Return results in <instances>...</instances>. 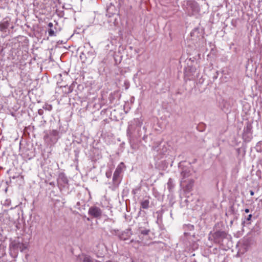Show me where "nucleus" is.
I'll use <instances>...</instances> for the list:
<instances>
[{"instance_id": "aec40b11", "label": "nucleus", "mask_w": 262, "mask_h": 262, "mask_svg": "<svg viewBox=\"0 0 262 262\" xmlns=\"http://www.w3.org/2000/svg\"><path fill=\"white\" fill-rule=\"evenodd\" d=\"M48 33H49V35L50 36H53L56 35L54 30L52 28L48 30Z\"/></svg>"}, {"instance_id": "393cba45", "label": "nucleus", "mask_w": 262, "mask_h": 262, "mask_svg": "<svg viewBox=\"0 0 262 262\" xmlns=\"http://www.w3.org/2000/svg\"><path fill=\"white\" fill-rule=\"evenodd\" d=\"M48 27L50 28L49 29H51V28H52L53 27V24L52 23H49L48 24Z\"/></svg>"}, {"instance_id": "bb28decb", "label": "nucleus", "mask_w": 262, "mask_h": 262, "mask_svg": "<svg viewBox=\"0 0 262 262\" xmlns=\"http://www.w3.org/2000/svg\"><path fill=\"white\" fill-rule=\"evenodd\" d=\"M250 194H251V195H254V192H253V191L251 190V191H250Z\"/></svg>"}, {"instance_id": "412c9836", "label": "nucleus", "mask_w": 262, "mask_h": 262, "mask_svg": "<svg viewBox=\"0 0 262 262\" xmlns=\"http://www.w3.org/2000/svg\"><path fill=\"white\" fill-rule=\"evenodd\" d=\"M181 175L183 177V178H185L188 177L189 176V172L186 171H183L181 172Z\"/></svg>"}, {"instance_id": "423d86ee", "label": "nucleus", "mask_w": 262, "mask_h": 262, "mask_svg": "<svg viewBox=\"0 0 262 262\" xmlns=\"http://www.w3.org/2000/svg\"><path fill=\"white\" fill-rule=\"evenodd\" d=\"M189 7L190 8V10L191 11L190 13V15H194L199 13L200 11L199 6L198 4L195 2H190L189 4Z\"/></svg>"}, {"instance_id": "f03ea898", "label": "nucleus", "mask_w": 262, "mask_h": 262, "mask_svg": "<svg viewBox=\"0 0 262 262\" xmlns=\"http://www.w3.org/2000/svg\"><path fill=\"white\" fill-rule=\"evenodd\" d=\"M226 236L227 233L225 231H217L213 233L210 232L209 239L213 241L216 244H220Z\"/></svg>"}, {"instance_id": "4468645a", "label": "nucleus", "mask_w": 262, "mask_h": 262, "mask_svg": "<svg viewBox=\"0 0 262 262\" xmlns=\"http://www.w3.org/2000/svg\"><path fill=\"white\" fill-rule=\"evenodd\" d=\"M167 187L169 190H171L174 187L173 181L171 178H169L168 180V181L167 182Z\"/></svg>"}, {"instance_id": "39448f33", "label": "nucleus", "mask_w": 262, "mask_h": 262, "mask_svg": "<svg viewBox=\"0 0 262 262\" xmlns=\"http://www.w3.org/2000/svg\"><path fill=\"white\" fill-rule=\"evenodd\" d=\"M10 24V18L6 17L0 22V31L6 32L7 29L9 27Z\"/></svg>"}, {"instance_id": "6ab92c4d", "label": "nucleus", "mask_w": 262, "mask_h": 262, "mask_svg": "<svg viewBox=\"0 0 262 262\" xmlns=\"http://www.w3.org/2000/svg\"><path fill=\"white\" fill-rule=\"evenodd\" d=\"M139 231L140 232V233L142 234H143V235H147L148 234L149 232V230H147V229H141V228H139Z\"/></svg>"}, {"instance_id": "0eeeda50", "label": "nucleus", "mask_w": 262, "mask_h": 262, "mask_svg": "<svg viewBox=\"0 0 262 262\" xmlns=\"http://www.w3.org/2000/svg\"><path fill=\"white\" fill-rule=\"evenodd\" d=\"M132 235V230L130 228L126 229L125 231L122 232L119 235V238L120 240L126 241Z\"/></svg>"}, {"instance_id": "9d476101", "label": "nucleus", "mask_w": 262, "mask_h": 262, "mask_svg": "<svg viewBox=\"0 0 262 262\" xmlns=\"http://www.w3.org/2000/svg\"><path fill=\"white\" fill-rule=\"evenodd\" d=\"M125 165L123 162H121L117 167L114 173L120 174L123 172V169L125 168Z\"/></svg>"}, {"instance_id": "6e6552de", "label": "nucleus", "mask_w": 262, "mask_h": 262, "mask_svg": "<svg viewBox=\"0 0 262 262\" xmlns=\"http://www.w3.org/2000/svg\"><path fill=\"white\" fill-rule=\"evenodd\" d=\"M58 135V132L57 130H52L49 133H47L44 136V139H50L51 140V137H56Z\"/></svg>"}, {"instance_id": "2eb2a0df", "label": "nucleus", "mask_w": 262, "mask_h": 262, "mask_svg": "<svg viewBox=\"0 0 262 262\" xmlns=\"http://www.w3.org/2000/svg\"><path fill=\"white\" fill-rule=\"evenodd\" d=\"M64 88L66 89L64 91V93L66 94L71 93L73 91V86L72 85L68 86H65Z\"/></svg>"}, {"instance_id": "ddd939ff", "label": "nucleus", "mask_w": 262, "mask_h": 262, "mask_svg": "<svg viewBox=\"0 0 262 262\" xmlns=\"http://www.w3.org/2000/svg\"><path fill=\"white\" fill-rule=\"evenodd\" d=\"M140 206L141 208L147 209L149 207V200H144L140 202Z\"/></svg>"}, {"instance_id": "7ed1b4c3", "label": "nucleus", "mask_w": 262, "mask_h": 262, "mask_svg": "<svg viewBox=\"0 0 262 262\" xmlns=\"http://www.w3.org/2000/svg\"><path fill=\"white\" fill-rule=\"evenodd\" d=\"M88 214L93 218L100 219L102 215V210L96 206H92L89 209Z\"/></svg>"}, {"instance_id": "20e7f679", "label": "nucleus", "mask_w": 262, "mask_h": 262, "mask_svg": "<svg viewBox=\"0 0 262 262\" xmlns=\"http://www.w3.org/2000/svg\"><path fill=\"white\" fill-rule=\"evenodd\" d=\"M252 125L251 123L248 122L244 127L243 137L245 140L249 141L251 138Z\"/></svg>"}, {"instance_id": "f3484780", "label": "nucleus", "mask_w": 262, "mask_h": 262, "mask_svg": "<svg viewBox=\"0 0 262 262\" xmlns=\"http://www.w3.org/2000/svg\"><path fill=\"white\" fill-rule=\"evenodd\" d=\"M194 184V180L191 179L189 181V184L186 186V187L188 189H191Z\"/></svg>"}, {"instance_id": "f8f14e48", "label": "nucleus", "mask_w": 262, "mask_h": 262, "mask_svg": "<svg viewBox=\"0 0 262 262\" xmlns=\"http://www.w3.org/2000/svg\"><path fill=\"white\" fill-rule=\"evenodd\" d=\"M62 182L64 184H68V180L66 176L63 173H61L59 176V178L58 179V183Z\"/></svg>"}, {"instance_id": "1a4fd4ad", "label": "nucleus", "mask_w": 262, "mask_h": 262, "mask_svg": "<svg viewBox=\"0 0 262 262\" xmlns=\"http://www.w3.org/2000/svg\"><path fill=\"white\" fill-rule=\"evenodd\" d=\"M122 177L120 174L114 173L113 177V184L118 186L121 182Z\"/></svg>"}, {"instance_id": "a878e982", "label": "nucleus", "mask_w": 262, "mask_h": 262, "mask_svg": "<svg viewBox=\"0 0 262 262\" xmlns=\"http://www.w3.org/2000/svg\"><path fill=\"white\" fill-rule=\"evenodd\" d=\"M249 211H249V209H248V208H246V209H245V212L246 213H249Z\"/></svg>"}, {"instance_id": "5701e85b", "label": "nucleus", "mask_w": 262, "mask_h": 262, "mask_svg": "<svg viewBox=\"0 0 262 262\" xmlns=\"http://www.w3.org/2000/svg\"><path fill=\"white\" fill-rule=\"evenodd\" d=\"M43 108L42 109H39L38 110V113L39 115H42L43 114Z\"/></svg>"}, {"instance_id": "b1692460", "label": "nucleus", "mask_w": 262, "mask_h": 262, "mask_svg": "<svg viewBox=\"0 0 262 262\" xmlns=\"http://www.w3.org/2000/svg\"><path fill=\"white\" fill-rule=\"evenodd\" d=\"M105 174H106V176L107 178H111V175H112L111 172H106Z\"/></svg>"}, {"instance_id": "f257e3e1", "label": "nucleus", "mask_w": 262, "mask_h": 262, "mask_svg": "<svg viewBox=\"0 0 262 262\" xmlns=\"http://www.w3.org/2000/svg\"><path fill=\"white\" fill-rule=\"evenodd\" d=\"M27 248L28 243H24V239L19 237H17L14 239L12 240L9 245L10 254L11 255L14 254V257L16 256L18 250L23 252Z\"/></svg>"}, {"instance_id": "9b49d317", "label": "nucleus", "mask_w": 262, "mask_h": 262, "mask_svg": "<svg viewBox=\"0 0 262 262\" xmlns=\"http://www.w3.org/2000/svg\"><path fill=\"white\" fill-rule=\"evenodd\" d=\"M80 260L82 262H91L92 259L91 257L86 254H82L79 256Z\"/></svg>"}, {"instance_id": "a211bd4d", "label": "nucleus", "mask_w": 262, "mask_h": 262, "mask_svg": "<svg viewBox=\"0 0 262 262\" xmlns=\"http://www.w3.org/2000/svg\"><path fill=\"white\" fill-rule=\"evenodd\" d=\"M252 216V215L251 214H249L247 216H246V215H244L245 221H244L243 223H245V221H246L249 222L248 224H250V221L251 220Z\"/></svg>"}, {"instance_id": "dca6fc26", "label": "nucleus", "mask_w": 262, "mask_h": 262, "mask_svg": "<svg viewBox=\"0 0 262 262\" xmlns=\"http://www.w3.org/2000/svg\"><path fill=\"white\" fill-rule=\"evenodd\" d=\"M52 108H53L52 105L51 104H49L48 103H46L42 106L43 109L48 111H51L52 110Z\"/></svg>"}, {"instance_id": "4be33fe9", "label": "nucleus", "mask_w": 262, "mask_h": 262, "mask_svg": "<svg viewBox=\"0 0 262 262\" xmlns=\"http://www.w3.org/2000/svg\"><path fill=\"white\" fill-rule=\"evenodd\" d=\"M133 243L134 245H133V246H135L136 247V245H137V246H138L140 244V242L139 241H136V240H134V239H132L130 241V243Z\"/></svg>"}]
</instances>
